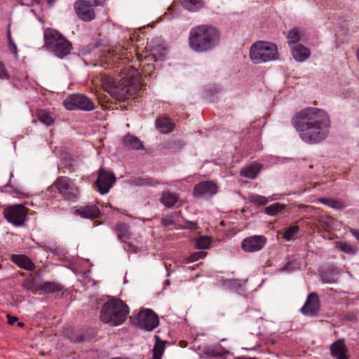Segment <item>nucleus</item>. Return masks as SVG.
<instances>
[{
	"instance_id": "5fc2aeb1",
	"label": "nucleus",
	"mask_w": 359,
	"mask_h": 359,
	"mask_svg": "<svg viewBox=\"0 0 359 359\" xmlns=\"http://www.w3.org/2000/svg\"><path fill=\"white\" fill-rule=\"evenodd\" d=\"M7 186L8 187H11V180L9 181V182L7 184Z\"/></svg>"
},
{
	"instance_id": "a878e982",
	"label": "nucleus",
	"mask_w": 359,
	"mask_h": 359,
	"mask_svg": "<svg viewBox=\"0 0 359 359\" xmlns=\"http://www.w3.org/2000/svg\"><path fill=\"white\" fill-rule=\"evenodd\" d=\"M318 201L334 209L342 210L346 207L341 199L320 198Z\"/></svg>"
},
{
	"instance_id": "c9c22d12",
	"label": "nucleus",
	"mask_w": 359,
	"mask_h": 359,
	"mask_svg": "<svg viewBox=\"0 0 359 359\" xmlns=\"http://www.w3.org/2000/svg\"><path fill=\"white\" fill-rule=\"evenodd\" d=\"M299 226L294 225V226H290L285 231L283 236V238L286 241H290L299 232Z\"/></svg>"
},
{
	"instance_id": "8fccbe9b",
	"label": "nucleus",
	"mask_w": 359,
	"mask_h": 359,
	"mask_svg": "<svg viewBox=\"0 0 359 359\" xmlns=\"http://www.w3.org/2000/svg\"><path fill=\"white\" fill-rule=\"evenodd\" d=\"M189 224L191 225L189 229H197V224L196 223H195V222H190Z\"/></svg>"
},
{
	"instance_id": "393cba45",
	"label": "nucleus",
	"mask_w": 359,
	"mask_h": 359,
	"mask_svg": "<svg viewBox=\"0 0 359 359\" xmlns=\"http://www.w3.org/2000/svg\"><path fill=\"white\" fill-rule=\"evenodd\" d=\"M124 144L133 149H143L142 142L137 137L131 135H127L123 140Z\"/></svg>"
},
{
	"instance_id": "9b49d317",
	"label": "nucleus",
	"mask_w": 359,
	"mask_h": 359,
	"mask_svg": "<svg viewBox=\"0 0 359 359\" xmlns=\"http://www.w3.org/2000/svg\"><path fill=\"white\" fill-rule=\"evenodd\" d=\"M116 180V178L114 173L101 168L98 171V177L95 184L98 191L103 195L109 192Z\"/></svg>"
},
{
	"instance_id": "6ab92c4d",
	"label": "nucleus",
	"mask_w": 359,
	"mask_h": 359,
	"mask_svg": "<svg viewBox=\"0 0 359 359\" xmlns=\"http://www.w3.org/2000/svg\"><path fill=\"white\" fill-rule=\"evenodd\" d=\"M38 120L46 126H51L55 121L54 114L45 109H38L36 112Z\"/></svg>"
},
{
	"instance_id": "6e6552de",
	"label": "nucleus",
	"mask_w": 359,
	"mask_h": 359,
	"mask_svg": "<svg viewBox=\"0 0 359 359\" xmlns=\"http://www.w3.org/2000/svg\"><path fill=\"white\" fill-rule=\"evenodd\" d=\"M65 108L69 111L81 110L90 111L95 109L93 102L83 94H72L63 101Z\"/></svg>"
},
{
	"instance_id": "de8ad7c7",
	"label": "nucleus",
	"mask_w": 359,
	"mask_h": 359,
	"mask_svg": "<svg viewBox=\"0 0 359 359\" xmlns=\"http://www.w3.org/2000/svg\"><path fill=\"white\" fill-rule=\"evenodd\" d=\"M350 232L358 241H359V229L351 228Z\"/></svg>"
},
{
	"instance_id": "49530a36",
	"label": "nucleus",
	"mask_w": 359,
	"mask_h": 359,
	"mask_svg": "<svg viewBox=\"0 0 359 359\" xmlns=\"http://www.w3.org/2000/svg\"><path fill=\"white\" fill-rule=\"evenodd\" d=\"M7 318H8V323L10 324V325H14V323L15 322L18 321V318L15 316H12L10 314H8L7 315Z\"/></svg>"
},
{
	"instance_id": "473e14b6",
	"label": "nucleus",
	"mask_w": 359,
	"mask_h": 359,
	"mask_svg": "<svg viewBox=\"0 0 359 359\" xmlns=\"http://www.w3.org/2000/svg\"><path fill=\"white\" fill-rule=\"evenodd\" d=\"M34 277L32 274H30L26 279H25L22 283L23 287L27 290L35 292L39 290V285H36L34 281Z\"/></svg>"
},
{
	"instance_id": "20e7f679",
	"label": "nucleus",
	"mask_w": 359,
	"mask_h": 359,
	"mask_svg": "<svg viewBox=\"0 0 359 359\" xmlns=\"http://www.w3.org/2000/svg\"><path fill=\"white\" fill-rule=\"evenodd\" d=\"M43 47L56 57L62 59L72 48V43L57 30L46 28L43 32Z\"/></svg>"
},
{
	"instance_id": "412c9836",
	"label": "nucleus",
	"mask_w": 359,
	"mask_h": 359,
	"mask_svg": "<svg viewBox=\"0 0 359 359\" xmlns=\"http://www.w3.org/2000/svg\"><path fill=\"white\" fill-rule=\"evenodd\" d=\"M38 290L44 293H55L63 290L64 287L59 283L47 281L39 285Z\"/></svg>"
},
{
	"instance_id": "ea45409f",
	"label": "nucleus",
	"mask_w": 359,
	"mask_h": 359,
	"mask_svg": "<svg viewBox=\"0 0 359 359\" xmlns=\"http://www.w3.org/2000/svg\"><path fill=\"white\" fill-rule=\"evenodd\" d=\"M205 256V253L203 251L196 252H194L193 254H191V255H189L187 258V262L188 263L194 262L200 259H203Z\"/></svg>"
},
{
	"instance_id": "4c0bfd02",
	"label": "nucleus",
	"mask_w": 359,
	"mask_h": 359,
	"mask_svg": "<svg viewBox=\"0 0 359 359\" xmlns=\"http://www.w3.org/2000/svg\"><path fill=\"white\" fill-rule=\"evenodd\" d=\"M7 39H8V45L9 50H11V52L13 54H14L17 57L18 56L17 46L15 45L13 40L12 39L10 28H8V32H7Z\"/></svg>"
},
{
	"instance_id": "f3484780",
	"label": "nucleus",
	"mask_w": 359,
	"mask_h": 359,
	"mask_svg": "<svg viewBox=\"0 0 359 359\" xmlns=\"http://www.w3.org/2000/svg\"><path fill=\"white\" fill-rule=\"evenodd\" d=\"M346 351L345 341L343 339H338L330 346L331 355L337 359H348Z\"/></svg>"
},
{
	"instance_id": "ddd939ff",
	"label": "nucleus",
	"mask_w": 359,
	"mask_h": 359,
	"mask_svg": "<svg viewBox=\"0 0 359 359\" xmlns=\"http://www.w3.org/2000/svg\"><path fill=\"white\" fill-rule=\"evenodd\" d=\"M266 243V238L263 236H252L242 241V249L246 252H255L262 250Z\"/></svg>"
},
{
	"instance_id": "5701e85b",
	"label": "nucleus",
	"mask_w": 359,
	"mask_h": 359,
	"mask_svg": "<svg viewBox=\"0 0 359 359\" xmlns=\"http://www.w3.org/2000/svg\"><path fill=\"white\" fill-rule=\"evenodd\" d=\"M117 236L121 241L128 240L131 238L132 233L130 231V226L127 223H118L116 228Z\"/></svg>"
},
{
	"instance_id": "864d4df0",
	"label": "nucleus",
	"mask_w": 359,
	"mask_h": 359,
	"mask_svg": "<svg viewBox=\"0 0 359 359\" xmlns=\"http://www.w3.org/2000/svg\"><path fill=\"white\" fill-rule=\"evenodd\" d=\"M10 177H11V178L13 177V172H11V173H10Z\"/></svg>"
},
{
	"instance_id": "a19ab883",
	"label": "nucleus",
	"mask_w": 359,
	"mask_h": 359,
	"mask_svg": "<svg viewBox=\"0 0 359 359\" xmlns=\"http://www.w3.org/2000/svg\"><path fill=\"white\" fill-rule=\"evenodd\" d=\"M297 269H299V266H297L296 262L295 261H290L287 263V264H285V266L281 267L279 270H280V271H283V272L284 271L291 272V271H295Z\"/></svg>"
},
{
	"instance_id": "dca6fc26",
	"label": "nucleus",
	"mask_w": 359,
	"mask_h": 359,
	"mask_svg": "<svg viewBox=\"0 0 359 359\" xmlns=\"http://www.w3.org/2000/svg\"><path fill=\"white\" fill-rule=\"evenodd\" d=\"M74 215L86 219H95L100 217V211L95 205L91 204L76 209Z\"/></svg>"
},
{
	"instance_id": "09e8293b",
	"label": "nucleus",
	"mask_w": 359,
	"mask_h": 359,
	"mask_svg": "<svg viewBox=\"0 0 359 359\" xmlns=\"http://www.w3.org/2000/svg\"><path fill=\"white\" fill-rule=\"evenodd\" d=\"M128 250L136 252L135 247L131 243H127Z\"/></svg>"
},
{
	"instance_id": "4468645a",
	"label": "nucleus",
	"mask_w": 359,
	"mask_h": 359,
	"mask_svg": "<svg viewBox=\"0 0 359 359\" xmlns=\"http://www.w3.org/2000/svg\"><path fill=\"white\" fill-rule=\"evenodd\" d=\"M320 308L319 297L316 292H312L308 295L301 312L305 316H314L318 315Z\"/></svg>"
},
{
	"instance_id": "7ed1b4c3",
	"label": "nucleus",
	"mask_w": 359,
	"mask_h": 359,
	"mask_svg": "<svg viewBox=\"0 0 359 359\" xmlns=\"http://www.w3.org/2000/svg\"><path fill=\"white\" fill-rule=\"evenodd\" d=\"M130 309L120 299L113 298L104 304L100 311V320L104 323L117 326L123 323Z\"/></svg>"
},
{
	"instance_id": "c756f323",
	"label": "nucleus",
	"mask_w": 359,
	"mask_h": 359,
	"mask_svg": "<svg viewBox=\"0 0 359 359\" xmlns=\"http://www.w3.org/2000/svg\"><path fill=\"white\" fill-rule=\"evenodd\" d=\"M156 342L152 349V359H161L164 351V342L161 341L158 336L155 337Z\"/></svg>"
},
{
	"instance_id": "c85d7f7f",
	"label": "nucleus",
	"mask_w": 359,
	"mask_h": 359,
	"mask_svg": "<svg viewBox=\"0 0 359 359\" xmlns=\"http://www.w3.org/2000/svg\"><path fill=\"white\" fill-rule=\"evenodd\" d=\"M285 208V205L284 204H281L279 203H274L267 207L265 208V213L270 216H275L278 213L281 212Z\"/></svg>"
},
{
	"instance_id": "603ef678",
	"label": "nucleus",
	"mask_w": 359,
	"mask_h": 359,
	"mask_svg": "<svg viewBox=\"0 0 359 359\" xmlns=\"http://www.w3.org/2000/svg\"><path fill=\"white\" fill-rule=\"evenodd\" d=\"M56 0H48V3L50 6H52Z\"/></svg>"
},
{
	"instance_id": "f8f14e48",
	"label": "nucleus",
	"mask_w": 359,
	"mask_h": 359,
	"mask_svg": "<svg viewBox=\"0 0 359 359\" xmlns=\"http://www.w3.org/2000/svg\"><path fill=\"white\" fill-rule=\"evenodd\" d=\"M95 6L89 1L77 0L74 3V10L78 18L88 22L95 18V14L93 7Z\"/></svg>"
},
{
	"instance_id": "f704fd0d",
	"label": "nucleus",
	"mask_w": 359,
	"mask_h": 359,
	"mask_svg": "<svg viewBox=\"0 0 359 359\" xmlns=\"http://www.w3.org/2000/svg\"><path fill=\"white\" fill-rule=\"evenodd\" d=\"M248 199L250 202L258 205H264L269 202L267 198L258 194H251L249 196Z\"/></svg>"
},
{
	"instance_id": "b1692460",
	"label": "nucleus",
	"mask_w": 359,
	"mask_h": 359,
	"mask_svg": "<svg viewBox=\"0 0 359 359\" xmlns=\"http://www.w3.org/2000/svg\"><path fill=\"white\" fill-rule=\"evenodd\" d=\"M156 128L163 133H170L174 125L172 121L168 118H159L156 121Z\"/></svg>"
},
{
	"instance_id": "1a4fd4ad",
	"label": "nucleus",
	"mask_w": 359,
	"mask_h": 359,
	"mask_svg": "<svg viewBox=\"0 0 359 359\" xmlns=\"http://www.w3.org/2000/svg\"><path fill=\"white\" fill-rule=\"evenodd\" d=\"M134 324L145 331H152L159 325L158 316L149 309H141L135 318L130 317Z\"/></svg>"
},
{
	"instance_id": "cd10ccee",
	"label": "nucleus",
	"mask_w": 359,
	"mask_h": 359,
	"mask_svg": "<svg viewBox=\"0 0 359 359\" xmlns=\"http://www.w3.org/2000/svg\"><path fill=\"white\" fill-rule=\"evenodd\" d=\"M178 201V196L170 191H165L162 194L161 202L167 208L172 207Z\"/></svg>"
},
{
	"instance_id": "9d476101",
	"label": "nucleus",
	"mask_w": 359,
	"mask_h": 359,
	"mask_svg": "<svg viewBox=\"0 0 359 359\" xmlns=\"http://www.w3.org/2000/svg\"><path fill=\"white\" fill-rule=\"evenodd\" d=\"M4 215L10 223L20 226L26 219L27 208L21 204L11 205L4 210Z\"/></svg>"
},
{
	"instance_id": "aec40b11",
	"label": "nucleus",
	"mask_w": 359,
	"mask_h": 359,
	"mask_svg": "<svg viewBox=\"0 0 359 359\" xmlns=\"http://www.w3.org/2000/svg\"><path fill=\"white\" fill-rule=\"evenodd\" d=\"M262 168V165L259 163H253L249 166L243 168L240 175L244 177L249 179H254L257 177Z\"/></svg>"
},
{
	"instance_id": "37998d69",
	"label": "nucleus",
	"mask_w": 359,
	"mask_h": 359,
	"mask_svg": "<svg viewBox=\"0 0 359 359\" xmlns=\"http://www.w3.org/2000/svg\"><path fill=\"white\" fill-rule=\"evenodd\" d=\"M161 224H162V225H163L165 226L175 224V222L172 219V216L167 215L165 217H163L162 219Z\"/></svg>"
},
{
	"instance_id": "0eeeda50",
	"label": "nucleus",
	"mask_w": 359,
	"mask_h": 359,
	"mask_svg": "<svg viewBox=\"0 0 359 359\" xmlns=\"http://www.w3.org/2000/svg\"><path fill=\"white\" fill-rule=\"evenodd\" d=\"M53 185L63 197L68 201H76L79 196V189L74 181L68 177H58Z\"/></svg>"
},
{
	"instance_id": "423d86ee",
	"label": "nucleus",
	"mask_w": 359,
	"mask_h": 359,
	"mask_svg": "<svg viewBox=\"0 0 359 359\" xmlns=\"http://www.w3.org/2000/svg\"><path fill=\"white\" fill-rule=\"evenodd\" d=\"M141 88L140 83L136 79L122 78L116 84L111 95L118 100L128 99L135 95Z\"/></svg>"
},
{
	"instance_id": "bb28decb",
	"label": "nucleus",
	"mask_w": 359,
	"mask_h": 359,
	"mask_svg": "<svg viewBox=\"0 0 359 359\" xmlns=\"http://www.w3.org/2000/svg\"><path fill=\"white\" fill-rule=\"evenodd\" d=\"M181 5L189 11H196L203 7L204 4L202 0H180Z\"/></svg>"
},
{
	"instance_id": "7c9ffc66",
	"label": "nucleus",
	"mask_w": 359,
	"mask_h": 359,
	"mask_svg": "<svg viewBox=\"0 0 359 359\" xmlns=\"http://www.w3.org/2000/svg\"><path fill=\"white\" fill-rule=\"evenodd\" d=\"M336 247L341 251L347 254H355L358 252V248L345 241L337 242Z\"/></svg>"
},
{
	"instance_id": "6e6d98bb",
	"label": "nucleus",
	"mask_w": 359,
	"mask_h": 359,
	"mask_svg": "<svg viewBox=\"0 0 359 359\" xmlns=\"http://www.w3.org/2000/svg\"><path fill=\"white\" fill-rule=\"evenodd\" d=\"M0 64H4L2 62L0 61Z\"/></svg>"
},
{
	"instance_id": "a18cd8bd",
	"label": "nucleus",
	"mask_w": 359,
	"mask_h": 359,
	"mask_svg": "<svg viewBox=\"0 0 359 359\" xmlns=\"http://www.w3.org/2000/svg\"><path fill=\"white\" fill-rule=\"evenodd\" d=\"M124 48L121 46H116L109 50V53H111L113 56L119 54V51L123 50Z\"/></svg>"
},
{
	"instance_id": "c03bdc74",
	"label": "nucleus",
	"mask_w": 359,
	"mask_h": 359,
	"mask_svg": "<svg viewBox=\"0 0 359 359\" xmlns=\"http://www.w3.org/2000/svg\"><path fill=\"white\" fill-rule=\"evenodd\" d=\"M9 74L4 64H0V79H8Z\"/></svg>"
},
{
	"instance_id": "f03ea898",
	"label": "nucleus",
	"mask_w": 359,
	"mask_h": 359,
	"mask_svg": "<svg viewBox=\"0 0 359 359\" xmlns=\"http://www.w3.org/2000/svg\"><path fill=\"white\" fill-rule=\"evenodd\" d=\"M220 33L214 26L201 25L196 26L190 30L189 44L196 52H206L218 46Z\"/></svg>"
},
{
	"instance_id": "2eb2a0df",
	"label": "nucleus",
	"mask_w": 359,
	"mask_h": 359,
	"mask_svg": "<svg viewBox=\"0 0 359 359\" xmlns=\"http://www.w3.org/2000/svg\"><path fill=\"white\" fill-rule=\"evenodd\" d=\"M217 191V185L212 181H203L195 185L193 195L195 197L212 196Z\"/></svg>"
},
{
	"instance_id": "72a5a7b5",
	"label": "nucleus",
	"mask_w": 359,
	"mask_h": 359,
	"mask_svg": "<svg viewBox=\"0 0 359 359\" xmlns=\"http://www.w3.org/2000/svg\"><path fill=\"white\" fill-rule=\"evenodd\" d=\"M229 353V351L221 345L215 346L208 351V355L212 357H222Z\"/></svg>"
},
{
	"instance_id": "58836bf2",
	"label": "nucleus",
	"mask_w": 359,
	"mask_h": 359,
	"mask_svg": "<svg viewBox=\"0 0 359 359\" xmlns=\"http://www.w3.org/2000/svg\"><path fill=\"white\" fill-rule=\"evenodd\" d=\"M210 245V240L205 236L201 237L196 241V246L198 249H207Z\"/></svg>"
},
{
	"instance_id": "f257e3e1",
	"label": "nucleus",
	"mask_w": 359,
	"mask_h": 359,
	"mask_svg": "<svg viewBox=\"0 0 359 359\" xmlns=\"http://www.w3.org/2000/svg\"><path fill=\"white\" fill-rule=\"evenodd\" d=\"M291 122L300 138L309 144L323 141L330 133V117L318 108L307 107L297 112Z\"/></svg>"
},
{
	"instance_id": "3c124183",
	"label": "nucleus",
	"mask_w": 359,
	"mask_h": 359,
	"mask_svg": "<svg viewBox=\"0 0 359 359\" xmlns=\"http://www.w3.org/2000/svg\"><path fill=\"white\" fill-rule=\"evenodd\" d=\"M18 326L20 327H23L25 326V323H22V322H18Z\"/></svg>"
},
{
	"instance_id": "e433bc0d",
	"label": "nucleus",
	"mask_w": 359,
	"mask_h": 359,
	"mask_svg": "<svg viewBox=\"0 0 359 359\" xmlns=\"http://www.w3.org/2000/svg\"><path fill=\"white\" fill-rule=\"evenodd\" d=\"M287 40L289 43H296L300 39L299 32L297 29H291L287 34Z\"/></svg>"
},
{
	"instance_id": "2f4dec72",
	"label": "nucleus",
	"mask_w": 359,
	"mask_h": 359,
	"mask_svg": "<svg viewBox=\"0 0 359 359\" xmlns=\"http://www.w3.org/2000/svg\"><path fill=\"white\" fill-rule=\"evenodd\" d=\"M116 83H114V79L110 76L104 75L102 78V86L103 89L109 93L110 95L111 94Z\"/></svg>"
},
{
	"instance_id": "4be33fe9",
	"label": "nucleus",
	"mask_w": 359,
	"mask_h": 359,
	"mask_svg": "<svg viewBox=\"0 0 359 359\" xmlns=\"http://www.w3.org/2000/svg\"><path fill=\"white\" fill-rule=\"evenodd\" d=\"M292 55L295 60L303 62L309 57L310 50L306 47L297 45L292 50Z\"/></svg>"
},
{
	"instance_id": "a211bd4d",
	"label": "nucleus",
	"mask_w": 359,
	"mask_h": 359,
	"mask_svg": "<svg viewBox=\"0 0 359 359\" xmlns=\"http://www.w3.org/2000/svg\"><path fill=\"white\" fill-rule=\"evenodd\" d=\"M11 259L19 267L25 270L34 271L35 269L34 263L26 255H13Z\"/></svg>"
},
{
	"instance_id": "39448f33",
	"label": "nucleus",
	"mask_w": 359,
	"mask_h": 359,
	"mask_svg": "<svg viewBox=\"0 0 359 359\" xmlns=\"http://www.w3.org/2000/svg\"><path fill=\"white\" fill-rule=\"evenodd\" d=\"M250 57L255 64H261L278 59L277 46L267 41H257L250 50Z\"/></svg>"
},
{
	"instance_id": "79ce46f5",
	"label": "nucleus",
	"mask_w": 359,
	"mask_h": 359,
	"mask_svg": "<svg viewBox=\"0 0 359 359\" xmlns=\"http://www.w3.org/2000/svg\"><path fill=\"white\" fill-rule=\"evenodd\" d=\"M156 184L149 178H138L135 180V184L137 186H154Z\"/></svg>"
}]
</instances>
